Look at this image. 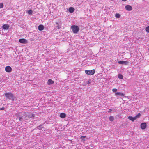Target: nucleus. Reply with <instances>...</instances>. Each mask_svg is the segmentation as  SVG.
<instances>
[{
    "mask_svg": "<svg viewBox=\"0 0 149 149\" xmlns=\"http://www.w3.org/2000/svg\"><path fill=\"white\" fill-rule=\"evenodd\" d=\"M27 13L29 14H32V10H28Z\"/></svg>",
    "mask_w": 149,
    "mask_h": 149,
    "instance_id": "obj_23",
    "label": "nucleus"
},
{
    "mask_svg": "<svg viewBox=\"0 0 149 149\" xmlns=\"http://www.w3.org/2000/svg\"><path fill=\"white\" fill-rule=\"evenodd\" d=\"M22 118V117H19V121H21V119Z\"/></svg>",
    "mask_w": 149,
    "mask_h": 149,
    "instance_id": "obj_27",
    "label": "nucleus"
},
{
    "mask_svg": "<svg viewBox=\"0 0 149 149\" xmlns=\"http://www.w3.org/2000/svg\"><path fill=\"white\" fill-rule=\"evenodd\" d=\"M141 116V114L140 113H138V114L135 116L134 117L135 120L137 119V118H139Z\"/></svg>",
    "mask_w": 149,
    "mask_h": 149,
    "instance_id": "obj_19",
    "label": "nucleus"
},
{
    "mask_svg": "<svg viewBox=\"0 0 149 149\" xmlns=\"http://www.w3.org/2000/svg\"><path fill=\"white\" fill-rule=\"evenodd\" d=\"M128 119H129L130 120L133 122L135 120V117H133L131 116H129L128 118Z\"/></svg>",
    "mask_w": 149,
    "mask_h": 149,
    "instance_id": "obj_15",
    "label": "nucleus"
},
{
    "mask_svg": "<svg viewBox=\"0 0 149 149\" xmlns=\"http://www.w3.org/2000/svg\"><path fill=\"white\" fill-rule=\"evenodd\" d=\"M5 70L6 72L10 73L11 72L12 69L10 66H8L5 67Z\"/></svg>",
    "mask_w": 149,
    "mask_h": 149,
    "instance_id": "obj_5",
    "label": "nucleus"
},
{
    "mask_svg": "<svg viewBox=\"0 0 149 149\" xmlns=\"http://www.w3.org/2000/svg\"><path fill=\"white\" fill-rule=\"evenodd\" d=\"M3 7V5L2 3H0V8H1Z\"/></svg>",
    "mask_w": 149,
    "mask_h": 149,
    "instance_id": "obj_25",
    "label": "nucleus"
},
{
    "mask_svg": "<svg viewBox=\"0 0 149 149\" xmlns=\"http://www.w3.org/2000/svg\"><path fill=\"white\" fill-rule=\"evenodd\" d=\"M125 9L128 11H131L132 9V7L129 5H127L125 6Z\"/></svg>",
    "mask_w": 149,
    "mask_h": 149,
    "instance_id": "obj_8",
    "label": "nucleus"
},
{
    "mask_svg": "<svg viewBox=\"0 0 149 149\" xmlns=\"http://www.w3.org/2000/svg\"><path fill=\"white\" fill-rule=\"evenodd\" d=\"M54 83V81L52 79H49L48 80L47 82L48 85H51L53 84Z\"/></svg>",
    "mask_w": 149,
    "mask_h": 149,
    "instance_id": "obj_12",
    "label": "nucleus"
},
{
    "mask_svg": "<svg viewBox=\"0 0 149 149\" xmlns=\"http://www.w3.org/2000/svg\"><path fill=\"white\" fill-rule=\"evenodd\" d=\"M118 63L119 64H125V65H127L129 62L128 61H119L118 62Z\"/></svg>",
    "mask_w": 149,
    "mask_h": 149,
    "instance_id": "obj_6",
    "label": "nucleus"
},
{
    "mask_svg": "<svg viewBox=\"0 0 149 149\" xmlns=\"http://www.w3.org/2000/svg\"><path fill=\"white\" fill-rule=\"evenodd\" d=\"M122 0L123 1H127V0Z\"/></svg>",
    "mask_w": 149,
    "mask_h": 149,
    "instance_id": "obj_29",
    "label": "nucleus"
},
{
    "mask_svg": "<svg viewBox=\"0 0 149 149\" xmlns=\"http://www.w3.org/2000/svg\"><path fill=\"white\" fill-rule=\"evenodd\" d=\"M38 28L39 31H42L44 29V26L43 25L40 24L38 26Z\"/></svg>",
    "mask_w": 149,
    "mask_h": 149,
    "instance_id": "obj_10",
    "label": "nucleus"
},
{
    "mask_svg": "<svg viewBox=\"0 0 149 149\" xmlns=\"http://www.w3.org/2000/svg\"><path fill=\"white\" fill-rule=\"evenodd\" d=\"M112 91L113 92H116L117 91V90L116 88H113L112 89Z\"/></svg>",
    "mask_w": 149,
    "mask_h": 149,
    "instance_id": "obj_24",
    "label": "nucleus"
},
{
    "mask_svg": "<svg viewBox=\"0 0 149 149\" xmlns=\"http://www.w3.org/2000/svg\"><path fill=\"white\" fill-rule=\"evenodd\" d=\"M118 77L119 79H123V76L122 74H119L118 75Z\"/></svg>",
    "mask_w": 149,
    "mask_h": 149,
    "instance_id": "obj_18",
    "label": "nucleus"
},
{
    "mask_svg": "<svg viewBox=\"0 0 149 149\" xmlns=\"http://www.w3.org/2000/svg\"><path fill=\"white\" fill-rule=\"evenodd\" d=\"M19 42L22 43L26 44L28 43V40L24 38L20 39L19 40Z\"/></svg>",
    "mask_w": 149,
    "mask_h": 149,
    "instance_id": "obj_4",
    "label": "nucleus"
},
{
    "mask_svg": "<svg viewBox=\"0 0 149 149\" xmlns=\"http://www.w3.org/2000/svg\"><path fill=\"white\" fill-rule=\"evenodd\" d=\"M68 10L70 13H72L74 11V10L73 8L72 7H70L69 8Z\"/></svg>",
    "mask_w": 149,
    "mask_h": 149,
    "instance_id": "obj_14",
    "label": "nucleus"
},
{
    "mask_svg": "<svg viewBox=\"0 0 149 149\" xmlns=\"http://www.w3.org/2000/svg\"><path fill=\"white\" fill-rule=\"evenodd\" d=\"M10 27L9 24H5L3 25L2 26L4 30H8Z\"/></svg>",
    "mask_w": 149,
    "mask_h": 149,
    "instance_id": "obj_7",
    "label": "nucleus"
},
{
    "mask_svg": "<svg viewBox=\"0 0 149 149\" xmlns=\"http://www.w3.org/2000/svg\"><path fill=\"white\" fill-rule=\"evenodd\" d=\"M112 110L111 109H109V110L108 112H111Z\"/></svg>",
    "mask_w": 149,
    "mask_h": 149,
    "instance_id": "obj_28",
    "label": "nucleus"
},
{
    "mask_svg": "<svg viewBox=\"0 0 149 149\" xmlns=\"http://www.w3.org/2000/svg\"><path fill=\"white\" fill-rule=\"evenodd\" d=\"M146 127V123H142L141 125V127L142 129H144Z\"/></svg>",
    "mask_w": 149,
    "mask_h": 149,
    "instance_id": "obj_9",
    "label": "nucleus"
},
{
    "mask_svg": "<svg viewBox=\"0 0 149 149\" xmlns=\"http://www.w3.org/2000/svg\"><path fill=\"white\" fill-rule=\"evenodd\" d=\"M60 117L62 118H64L66 117V114L65 113H61L60 115Z\"/></svg>",
    "mask_w": 149,
    "mask_h": 149,
    "instance_id": "obj_11",
    "label": "nucleus"
},
{
    "mask_svg": "<svg viewBox=\"0 0 149 149\" xmlns=\"http://www.w3.org/2000/svg\"><path fill=\"white\" fill-rule=\"evenodd\" d=\"M86 137L85 136H81L80 137L83 143H84L85 141V139H84V138H86Z\"/></svg>",
    "mask_w": 149,
    "mask_h": 149,
    "instance_id": "obj_17",
    "label": "nucleus"
},
{
    "mask_svg": "<svg viewBox=\"0 0 149 149\" xmlns=\"http://www.w3.org/2000/svg\"><path fill=\"white\" fill-rule=\"evenodd\" d=\"M109 120L110 121H112L114 120V117L112 116H110L109 118Z\"/></svg>",
    "mask_w": 149,
    "mask_h": 149,
    "instance_id": "obj_20",
    "label": "nucleus"
},
{
    "mask_svg": "<svg viewBox=\"0 0 149 149\" xmlns=\"http://www.w3.org/2000/svg\"><path fill=\"white\" fill-rule=\"evenodd\" d=\"M71 28L74 34L77 33L79 30V27L77 25H73L71 26Z\"/></svg>",
    "mask_w": 149,
    "mask_h": 149,
    "instance_id": "obj_1",
    "label": "nucleus"
},
{
    "mask_svg": "<svg viewBox=\"0 0 149 149\" xmlns=\"http://www.w3.org/2000/svg\"><path fill=\"white\" fill-rule=\"evenodd\" d=\"M35 116V115L33 113H31L28 115L29 118H34Z\"/></svg>",
    "mask_w": 149,
    "mask_h": 149,
    "instance_id": "obj_16",
    "label": "nucleus"
},
{
    "mask_svg": "<svg viewBox=\"0 0 149 149\" xmlns=\"http://www.w3.org/2000/svg\"><path fill=\"white\" fill-rule=\"evenodd\" d=\"M115 16L116 18H119L120 17V15L118 13H116L115 14Z\"/></svg>",
    "mask_w": 149,
    "mask_h": 149,
    "instance_id": "obj_22",
    "label": "nucleus"
},
{
    "mask_svg": "<svg viewBox=\"0 0 149 149\" xmlns=\"http://www.w3.org/2000/svg\"><path fill=\"white\" fill-rule=\"evenodd\" d=\"M5 96L7 98L10 100H11L13 101H14V96L11 93H5Z\"/></svg>",
    "mask_w": 149,
    "mask_h": 149,
    "instance_id": "obj_2",
    "label": "nucleus"
},
{
    "mask_svg": "<svg viewBox=\"0 0 149 149\" xmlns=\"http://www.w3.org/2000/svg\"><path fill=\"white\" fill-rule=\"evenodd\" d=\"M85 73L87 74L93 75L94 74L95 72V70L94 69H93L91 70H86L85 71Z\"/></svg>",
    "mask_w": 149,
    "mask_h": 149,
    "instance_id": "obj_3",
    "label": "nucleus"
},
{
    "mask_svg": "<svg viewBox=\"0 0 149 149\" xmlns=\"http://www.w3.org/2000/svg\"><path fill=\"white\" fill-rule=\"evenodd\" d=\"M4 109V107H3L2 108H0V110H3Z\"/></svg>",
    "mask_w": 149,
    "mask_h": 149,
    "instance_id": "obj_26",
    "label": "nucleus"
},
{
    "mask_svg": "<svg viewBox=\"0 0 149 149\" xmlns=\"http://www.w3.org/2000/svg\"><path fill=\"white\" fill-rule=\"evenodd\" d=\"M115 95H118L121 96H125V94L123 93L118 92L115 93Z\"/></svg>",
    "mask_w": 149,
    "mask_h": 149,
    "instance_id": "obj_13",
    "label": "nucleus"
},
{
    "mask_svg": "<svg viewBox=\"0 0 149 149\" xmlns=\"http://www.w3.org/2000/svg\"><path fill=\"white\" fill-rule=\"evenodd\" d=\"M145 30L147 32L149 33V26L146 28Z\"/></svg>",
    "mask_w": 149,
    "mask_h": 149,
    "instance_id": "obj_21",
    "label": "nucleus"
}]
</instances>
